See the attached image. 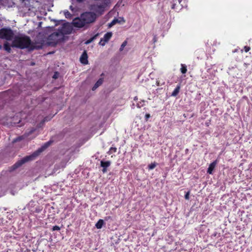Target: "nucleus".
I'll return each instance as SVG.
<instances>
[{"instance_id":"f257e3e1","label":"nucleus","mask_w":252,"mask_h":252,"mask_svg":"<svg viewBox=\"0 0 252 252\" xmlns=\"http://www.w3.org/2000/svg\"><path fill=\"white\" fill-rule=\"evenodd\" d=\"M12 46L20 49L28 48L31 50L35 49V47L32 43L30 38L24 34L15 36L12 41Z\"/></svg>"},{"instance_id":"f03ea898","label":"nucleus","mask_w":252,"mask_h":252,"mask_svg":"<svg viewBox=\"0 0 252 252\" xmlns=\"http://www.w3.org/2000/svg\"><path fill=\"white\" fill-rule=\"evenodd\" d=\"M50 142H46L43 146L41 147L40 149H39L38 151L34 153L33 154L26 156L21 159V160L17 161L16 163H15L12 167V169L14 170L18 167L21 166L23 164L26 163V162H28L29 161L32 160L34 159V158L37 157L39 153L42 152L43 150L46 149L47 147H48L50 145Z\"/></svg>"},{"instance_id":"7ed1b4c3","label":"nucleus","mask_w":252,"mask_h":252,"mask_svg":"<svg viewBox=\"0 0 252 252\" xmlns=\"http://www.w3.org/2000/svg\"><path fill=\"white\" fill-rule=\"evenodd\" d=\"M64 32L63 28H62V29L59 30L50 35L48 40L50 41V43L56 44L62 40L63 38Z\"/></svg>"},{"instance_id":"20e7f679","label":"nucleus","mask_w":252,"mask_h":252,"mask_svg":"<svg viewBox=\"0 0 252 252\" xmlns=\"http://www.w3.org/2000/svg\"><path fill=\"white\" fill-rule=\"evenodd\" d=\"M81 15L82 20L85 21L86 25L94 23L97 18L96 14L93 12H86Z\"/></svg>"},{"instance_id":"39448f33","label":"nucleus","mask_w":252,"mask_h":252,"mask_svg":"<svg viewBox=\"0 0 252 252\" xmlns=\"http://www.w3.org/2000/svg\"><path fill=\"white\" fill-rule=\"evenodd\" d=\"M14 37V32L10 29L3 28L0 30V38L11 40Z\"/></svg>"},{"instance_id":"423d86ee","label":"nucleus","mask_w":252,"mask_h":252,"mask_svg":"<svg viewBox=\"0 0 252 252\" xmlns=\"http://www.w3.org/2000/svg\"><path fill=\"white\" fill-rule=\"evenodd\" d=\"M104 4L95 3L92 4L90 6V9L95 12L96 15H102L105 10Z\"/></svg>"},{"instance_id":"0eeeda50","label":"nucleus","mask_w":252,"mask_h":252,"mask_svg":"<svg viewBox=\"0 0 252 252\" xmlns=\"http://www.w3.org/2000/svg\"><path fill=\"white\" fill-rule=\"evenodd\" d=\"M186 6V0H174L172 4V8L176 11L181 9L184 6Z\"/></svg>"},{"instance_id":"6e6552de","label":"nucleus","mask_w":252,"mask_h":252,"mask_svg":"<svg viewBox=\"0 0 252 252\" xmlns=\"http://www.w3.org/2000/svg\"><path fill=\"white\" fill-rule=\"evenodd\" d=\"M73 26L77 28H82L86 24L84 20L82 19V16L80 15V17L75 18L72 22Z\"/></svg>"},{"instance_id":"1a4fd4ad","label":"nucleus","mask_w":252,"mask_h":252,"mask_svg":"<svg viewBox=\"0 0 252 252\" xmlns=\"http://www.w3.org/2000/svg\"><path fill=\"white\" fill-rule=\"evenodd\" d=\"M80 61L81 63H82L84 64H88V56H87V54L86 51H84L83 53V54H82V55L80 58Z\"/></svg>"},{"instance_id":"9d476101","label":"nucleus","mask_w":252,"mask_h":252,"mask_svg":"<svg viewBox=\"0 0 252 252\" xmlns=\"http://www.w3.org/2000/svg\"><path fill=\"white\" fill-rule=\"evenodd\" d=\"M218 163V161L217 160L214 161L213 162H212L210 165L209 166L207 169V172L210 174H212L213 173V171L216 166L217 164Z\"/></svg>"},{"instance_id":"9b49d317","label":"nucleus","mask_w":252,"mask_h":252,"mask_svg":"<svg viewBox=\"0 0 252 252\" xmlns=\"http://www.w3.org/2000/svg\"><path fill=\"white\" fill-rule=\"evenodd\" d=\"M12 118H9V119H6V121L5 120V119L4 118H2L1 119H0V124H1L2 125H8L9 124H12L13 123L14 124H15V122H13L11 120Z\"/></svg>"},{"instance_id":"f8f14e48","label":"nucleus","mask_w":252,"mask_h":252,"mask_svg":"<svg viewBox=\"0 0 252 252\" xmlns=\"http://www.w3.org/2000/svg\"><path fill=\"white\" fill-rule=\"evenodd\" d=\"M103 82V78H100L98 79V80L95 83L93 87L92 88V90H95L98 87H99Z\"/></svg>"},{"instance_id":"ddd939ff","label":"nucleus","mask_w":252,"mask_h":252,"mask_svg":"<svg viewBox=\"0 0 252 252\" xmlns=\"http://www.w3.org/2000/svg\"><path fill=\"white\" fill-rule=\"evenodd\" d=\"M112 36L111 32H108L105 33L103 38H102L106 42H107Z\"/></svg>"},{"instance_id":"4468645a","label":"nucleus","mask_w":252,"mask_h":252,"mask_svg":"<svg viewBox=\"0 0 252 252\" xmlns=\"http://www.w3.org/2000/svg\"><path fill=\"white\" fill-rule=\"evenodd\" d=\"M110 164L111 161H104L103 160H101L100 161V165L103 168H107L110 165Z\"/></svg>"},{"instance_id":"2eb2a0df","label":"nucleus","mask_w":252,"mask_h":252,"mask_svg":"<svg viewBox=\"0 0 252 252\" xmlns=\"http://www.w3.org/2000/svg\"><path fill=\"white\" fill-rule=\"evenodd\" d=\"M180 89V85H178L172 92L171 95L176 96L179 94Z\"/></svg>"},{"instance_id":"dca6fc26","label":"nucleus","mask_w":252,"mask_h":252,"mask_svg":"<svg viewBox=\"0 0 252 252\" xmlns=\"http://www.w3.org/2000/svg\"><path fill=\"white\" fill-rule=\"evenodd\" d=\"M104 224V221L103 220L100 219L97 222V223L95 224V227L97 229H100L102 228L103 225Z\"/></svg>"},{"instance_id":"f3484780","label":"nucleus","mask_w":252,"mask_h":252,"mask_svg":"<svg viewBox=\"0 0 252 252\" xmlns=\"http://www.w3.org/2000/svg\"><path fill=\"white\" fill-rule=\"evenodd\" d=\"M3 48L5 51L10 53L11 52V47L10 46L7 42H6L3 45Z\"/></svg>"},{"instance_id":"a211bd4d","label":"nucleus","mask_w":252,"mask_h":252,"mask_svg":"<svg viewBox=\"0 0 252 252\" xmlns=\"http://www.w3.org/2000/svg\"><path fill=\"white\" fill-rule=\"evenodd\" d=\"M187 71V66L183 64H181V71L182 73H186Z\"/></svg>"},{"instance_id":"6ab92c4d","label":"nucleus","mask_w":252,"mask_h":252,"mask_svg":"<svg viewBox=\"0 0 252 252\" xmlns=\"http://www.w3.org/2000/svg\"><path fill=\"white\" fill-rule=\"evenodd\" d=\"M117 151V148L115 147H111L108 152V154L109 155H111L114 153L116 152Z\"/></svg>"},{"instance_id":"aec40b11","label":"nucleus","mask_w":252,"mask_h":252,"mask_svg":"<svg viewBox=\"0 0 252 252\" xmlns=\"http://www.w3.org/2000/svg\"><path fill=\"white\" fill-rule=\"evenodd\" d=\"M64 14L66 18H70L72 16L70 13L67 10L64 11Z\"/></svg>"},{"instance_id":"412c9836","label":"nucleus","mask_w":252,"mask_h":252,"mask_svg":"<svg viewBox=\"0 0 252 252\" xmlns=\"http://www.w3.org/2000/svg\"><path fill=\"white\" fill-rule=\"evenodd\" d=\"M120 22L119 21L118 19H114L110 24H109V27H112L113 25H114L117 23H120Z\"/></svg>"},{"instance_id":"4be33fe9","label":"nucleus","mask_w":252,"mask_h":252,"mask_svg":"<svg viewBox=\"0 0 252 252\" xmlns=\"http://www.w3.org/2000/svg\"><path fill=\"white\" fill-rule=\"evenodd\" d=\"M126 44H127V42L126 41H125L124 42H123V43L122 44L121 47L120 48V51H123L124 48H125V47L126 45Z\"/></svg>"},{"instance_id":"5701e85b","label":"nucleus","mask_w":252,"mask_h":252,"mask_svg":"<svg viewBox=\"0 0 252 252\" xmlns=\"http://www.w3.org/2000/svg\"><path fill=\"white\" fill-rule=\"evenodd\" d=\"M156 166V164L155 163H152L150 164V165H149L148 167L150 170H152V169H153L154 168H155Z\"/></svg>"},{"instance_id":"b1692460","label":"nucleus","mask_w":252,"mask_h":252,"mask_svg":"<svg viewBox=\"0 0 252 252\" xmlns=\"http://www.w3.org/2000/svg\"><path fill=\"white\" fill-rule=\"evenodd\" d=\"M106 43V42L102 38H101L99 44L103 46L105 45Z\"/></svg>"},{"instance_id":"393cba45","label":"nucleus","mask_w":252,"mask_h":252,"mask_svg":"<svg viewBox=\"0 0 252 252\" xmlns=\"http://www.w3.org/2000/svg\"><path fill=\"white\" fill-rule=\"evenodd\" d=\"M52 230H53V231L60 230V227L57 225H55L53 227Z\"/></svg>"},{"instance_id":"a878e982","label":"nucleus","mask_w":252,"mask_h":252,"mask_svg":"<svg viewBox=\"0 0 252 252\" xmlns=\"http://www.w3.org/2000/svg\"><path fill=\"white\" fill-rule=\"evenodd\" d=\"M95 38V36L92 37V38H91L90 39L87 40L86 42V44H89L90 43H91L94 39Z\"/></svg>"},{"instance_id":"bb28decb","label":"nucleus","mask_w":252,"mask_h":252,"mask_svg":"<svg viewBox=\"0 0 252 252\" xmlns=\"http://www.w3.org/2000/svg\"><path fill=\"white\" fill-rule=\"evenodd\" d=\"M189 192L188 191L186 193L185 196V198L186 199L188 200L189 199Z\"/></svg>"},{"instance_id":"cd10ccee","label":"nucleus","mask_w":252,"mask_h":252,"mask_svg":"<svg viewBox=\"0 0 252 252\" xmlns=\"http://www.w3.org/2000/svg\"><path fill=\"white\" fill-rule=\"evenodd\" d=\"M151 117L150 115L149 114H146L145 115V120L146 121H148V119Z\"/></svg>"},{"instance_id":"c85d7f7f","label":"nucleus","mask_w":252,"mask_h":252,"mask_svg":"<svg viewBox=\"0 0 252 252\" xmlns=\"http://www.w3.org/2000/svg\"><path fill=\"white\" fill-rule=\"evenodd\" d=\"M35 131V129L34 128H32V130H30V131L27 134V136H29L31 133L33 132V131Z\"/></svg>"},{"instance_id":"c756f323","label":"nucleus","mask_w":252,"mask_h":252,"mask_svg":"<svg viewBox=\"0 0 252 252\" xmlns=\"http://www.w3.org/2000/svg\"><path fill=\"white\" fill-rule=\"evenodd\" d=\"M244 50L246 52H248L250 50V48L249 47L245 46L244 47Z\"/></svg>"},{"instance_id":"7c9ffc66","label":"nucleus","mask_w":252,"mask_h":252,"mask_svg":"<svg viewBox=\"0 0 252 252\" xmlns=\"http://www.w3.org/2000/svg\"><path fill=\"white\" fill-rule=\"evenodd\" d=\"M58 73L57 72H55V74H54L53 76V78H54V79H56L58 78Z\"/></svg>"},{"instance_id":"2f4dec72","label":"nucleus","mask_w":252,"mask_h":252,"mask_svg":"<svg viewBox=\"0 0 252 252\" xmlns=\"http://www.w3.org/2000/svg\"><path fill=\"white\" fill-rule=\"evenodd\" d=\"M106 168H103L102 172H103V173H105V172L107 171Z\"/></svg>"},{"instance_id":"473e14b6","label":"nucleus","mask_w":252,"mask_h":252,"mask_svg":"<svg viewBox=\"0 0 252 252\" xmlns=\"http://www.w3.org/2000/svg\"><path fill=\"white\" fill-rule=\"evenodd\" d=\"M143 105V104H142L141 105H139V103L137 104V107H139V108L142 107Z\"/></svg>"},{"instance_id":"72a5a7b5","label":"nucleus","mask_w":252,"mask_h":252,"mask_svg":"<svg viewBox=\"0 0 252 252\" xmlns=\"http://www.w3.org/2000/svg\"><path fill=\"white\" fill-rule=\"evenodd\" d=\"M77 2H83L84 0H76Z\"/></svg>"},{"instance_id":"f704fd0d","label":"nucleus","mask_w":252,"mask_h":252,"mask_svg":"<svg viewBox=\"0 0 252 252\" xmlns=\"http://www.w3.org/2000/svg\"><path fill=\"white\" fill-rule=\"evenodd\" d=\"M157 84L158 86H159V82L158 81H157Z\"/></svg>"},{"instance_id":"c9c22d12","label":"nucleus","mask_w":252,"mask_h":252,"mask_svg":"<svg viewBox=\"0 0 252 252\" xmlns=\"http://www.w3.org/2000/svg\"><path fill=\"white\" fill-rule=\"evenodd\" d=\"M70 9H71V10H72V6H70Z\"/></svg>"},{"instance_id":"e433bc0d","label":"nucleus","mask_w":252,"mask_h":252,"mask_svg":"<svg viewBox=\"0 0 252 252\" xmlns=\"http://www.w3.org/2000/svg\"><path fill=\"white\" fill-rule=\"evenodd\" d=\"M102 75H103V73H102V74H101V76H102Z\"/></svg>"},{"instance_id":"4c0bfd02","label":"nucleus","mask_w":252,"mask_h":252,"mask_svg":"<svg viewBox=\"0 0 252 252\" xmlns=\"http://www.w3.org/2000/svg\"><path fill=\"white\" fill-rule=\"evenodd\" d=\"M1 45H0V49H1Z\"/></svg>"}]
</instances>
